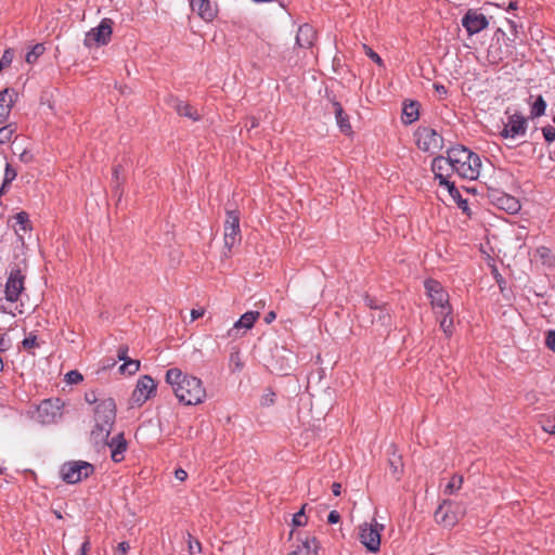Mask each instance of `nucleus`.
<instances>
[{"label": "nucleus", "instance_id": "obj_1", "mask_svg": "<svg viewBox=\"0 0 555 555\" xmlns=\"http://www.w3.org/2000/svg\"><path fill=\"white\" fill-rule=\"evenodd\" d=\"M87 403L94 405V427L90 433V440L96 448H109L111 451H125L127 441L122 433L108 438L116 418L115 400L99 390H89L85 393Z\"/></svg>", "mask_w": 555, "mask_h": 555}, {"label": "nucleus", "instance_id": "obj_2", "mask_svg": "<svg viewBox=\"0 0 555 555\" xmlns=\"http://www.w3.org/2000/svg\"><path fill=\"white\" fill-rule=\"evenodd\" d=\"M166 383L171 387L179 402L185 405H196L206 399V389L203 382L178 367H171L166 372Z\"/></svg>", "mask_w": 555, "mask_h": 555}, {"label": "nucleus", "instance_id": "obj_3", "mask_svg": "<svg viewBox=\"0 0 555 555\" xmlns=\"http://www.w3.org/2000/svg\"><path fill=\"white\" fill-rule=\"evenodd\" d=\"M454 173L462 179L476 180L481 168L480 157L463 145L449 149Z\"/></svg>", "mask_w": 555, "mask_h": 555}, {"label": "nucleus", "instance_id": "obj_4", "mask_svg": "<svg viewBox=\"0 0 555 555\" xmlns=\"http://www.w3.org/2000/svg\"><path fill=\"white\" fill-rule=\"evenodd\" d=\"M424 287L435 314L452 312L449 294L440 282L429 279L424 282Z\"/></svg>", "mask_w": 555, "mask_h": 555}, {"label": "nucleus", "instance_id": "obj_5", "mask_svg": "<svg viewBox=\"0 0 555 555\" xmlns=\"http://www.w3.org/2000/svg\"><path fill=\"white\" fill-rule=\"evenodd\" d=\"M242 238L240 229V214L236 210H227L223 227V256L230 258L232 248L240 244Z\"/></svg>", "mask_w": 555, "mask_h": 555}, {"label": "nucleus", "instance_id": "obj_6", "mask_svg": "<svg viewBox=\"0 0 555 555\" xmlns=\"http://www.w3.org/2000/svg\"><path fill=\"white\" fill-rule=\"evenodd\" d=\"M93 473L94 466L86 461H68L60 468L62 480L68 485L78 483Z\"/></svg>", "mask_w": 555, "mask_h": 555}, {"label": "nucleus", "instance_id": "obj_7", "mask_svg": "<svg viewBox=\"0 0 555 555\" xmlns=\"http://www.w3.org/2000/svg\"><path fill=\"white\" fill-rule=\"evenodd\" d=\"M431 170L435 177L439 179V184L446 186L450 195L459 196V190L453 182L449 181L451 175L454 173L449 150L447 151V156H437L434 158Z\"/></svg>", "mask_w": 555, "mask_h": 555}, {"label": "nucleus", "instance_id": "obj_8", "mask_svg": "<svg viewBox=\"0 0 555 555\" xmlns=\"http://www.w3.org/2000/svg\"><path fill=\"white\" fill-rule=\"evenodd\" d=\"M384 525L378 524L375 519L372 522H364L359 527V540L371 553H377L380 548V532Z\"/></svg>", "mask_w": 555, "mask_h": 555}, {"label": "nucleus", "instance_id": "obj_9", "mask_svg": "<svg viewBox=\"0 0 555 555\" xmlns=\"http://www.w3.org/2000/svg\"><path fill=\"white\" fill-rule=\"evenodd\" d=\"M415 142L420 150L431 154L442 149V137L434 129L428 127L418 128L415 132Z\"/></svg>", "mask_w": 555, "mask_h": 555}, {"label": "nucleus", "instance_id": "obj_10", "mask_svg": "<svg viewBox=\"0 0 555 555\" xmlns=\"http://www.w3.org/2000/svg\"><path fill=\"white\" fill-rule=\"evenodd\" d=\"M63 402L60 399L43 400L37 408V418L43 425L56 423L63 415Z\"/></svg>", "mask_w": 555, "mask_h": 555}, {"label": "nucleus", "instance_id": "obj_11", "mask_svg": "<svg viewBox=\"0 0 555 555\" xmlns=\"http://www.w3.org/2000/svg\"><path fill=\"white\" fill-rule=\"evenodd\" d=\"M112 21L104 18L99 26L86 34L83 43L88 48L100 47L108 43L112 36Z\"/></svg>", "mask_w": 555, "mask_h": 555}, {"label": "nucleus", "instance_id": "obj_12", "mask_svg": "<svg viewBox=\"0 0 555 555\" xmlns=\"http://www.w3.org/2000/svg\"><path fill=\"white\" fill-rule=\"evenodd\" d=\"M156 391L154 379L144 375L138 379L137 386L132 392L131 400L137 405L145 403Z\"/></svg>", "mask_w": 555, "mask_h": 555}, {"label": "nucleus", "instance_id": "obj_13", "mask_svg": "<svg viewBox=\"0 0 555 555\" xmlns=\"http://www.w3.org/2000/svg\"><path fill=\"white\" fill-rule=\"evenodd\" d=\"M25 276L20 269H12L5 283V299L14 302L24 291Z\"/></svg>", "mask_w": 555, "mask_h": 555}, {"label": "nucleus", "instance_id": "obj_14", "mask_svg": "<svg viewBox=\"0 0 555 555\" xmlns=\"http://www.w3.org/2000/svg\"><path fill=\"white\" fill-rule=\"evenodd\" d=\"M260 312L247 311L245 312L228 331L227 335L230 338L236 339L243 336L247 331L253 328L256 321L259 319Z\"/></svg>", "mask_w": 555, "mask_h": 555}, {"label": "nucleus", "instance_id": "obj_15", "mask_svg": "<svg viewBox=\"0 0 555 555\" xmlns=\"http://www.w3.org/2000/svg\"><path fill=\"white\" fill-rule=\"evenodd\" d=\"M488 20L478 10L469 9L462 18V25L469 35H475L488 27Z\"/></svg>", "mask_w": 555, "mask_h": 555}, {"label": "nucleus", "instance_id": "obj_16", "mask_svg": "<svg viewBox=\"0 0 555 555\" xmlns=\"http://www.w3.org/2000/svg\"><path fill=\"white\" fill-rule=\"evenodd\" d=\"M526 130L527 120L521 115L515 113L508 116L501 135L505 139H516L517 137L525 135Z\"/></svg>", "mask_w": 555, "mask_h": 555}, {"label": "nucleus", "instance_id": "obj_17", "mask_svg": "<svg viewBox=\"0 0 555 555\" xmlns=\"http://www.w3.org/2000/svg\"><path fill=\"white\" fill-rule=\"evenodd\" d=\"M190 5L192 11L205 22H212L219 12L217 2L210 0H191Z\"/></svg>", "mask_w": 555, "mask_h": 555}, {"label": "nucleus", "instance_id": "obj_18", "mask_svg": "<svg viewBox=\"0 0 555 555\" xmlns=\"http://www.w3.org/2000/svg\"><path fill=\"white\" fill-rule=\"evenodd\" d=\"M317 41V31L309 24L299 26L296 34V47L298 49H310Z\"/></svg>", "mask_w": 555, "mask_h": 555}, {"label": "nucleus", "instance_id": "obj_19", "mask_svg": "<svg viewBox=\"0 0 555 555\" xmlns=\"http://www.w3.org/2000/svg\"><path fill=\"white\" fill-rule=\"evenodd\" d=\"M435 520L444 527H453L457 522V516L451 511V503L444 501L435 512Z\"/></svg>", "mask_w": 555, "mask_h": 555}, {"label": "nucleus", "instance_id": "obj_20", "mask_svg": "<svg viewBox=\"0 0 555 555\" xmlns=\"http://www.w3.org/2000/svg\"><path fill=\"white\" fill-rule=\"evenodd\" d=\"M17 93L13 89L5 88L0 92V124H2L13 107Z\"/></svg>", "mask_w": 555, "mask_h": 555}, {"label": "nucleus", "instance_id": "obj_21", "mask_svg": "<svg viewBox=\"0 0 555 555\" xmlns=\"http://www.w3.org/2000/svg\"><path fill=\"white\" fill-rule=\"evenodd\" d=\"M173 107L180 116L188 117L193 121H197L201 119V115L198 114V112L186 102L177 100Z\"/></svg>", "mask_w": 555, "mask_h": 555}, {"label": "nucleus", "instance_id": "obj_22", "mask_svg": "<svg viewBox=\"0 0 555 555\" xmlns=\"http://www.w3.org/2000/svg\"><path fill=\"white\" fill-rule=\"evenodd\" d=\"M436 320L447 338H450L454 331L453 311L451 313H437Z\"/></svg>", "mask_w": 555, "mask_h": 555}, {"label": "nucleus", "instance_id": "obj_23", "mask_svg": "<svg viewBox=\"0 0 555 555\" xmlns=\"http://www.w3.org/2000/svg\"><path fill=\"white\" fill-rule=\"evenodd\" d=\"M418 108L420 105L417 102L404 103L402 109V121L404 124H412L417 120L420 116Z\"/></svg>", "mask_w": 555, "mask_h": 555}, {"label": "nucleus", "instance_id": "obj_24", "mask_svg": "<svg viewBox=\"0 0 555 555\" xmlns=\"http://www.w3.org/2000/svg\"><path fill=\"white\" fill-rule=\"evenodd\" d=\"M15 220V232L21 237L23 236L21 232L26 233L31 230V223L29 220V216L25 211H20L14 216Z\"/></svg>", "mask_w": 555, "mask_h": 555}, {"label": "nucleus", "instance_id": "obj_25", "mask_svg": "<svg viewBox=\"0 0 555 555\" xmlns=\"http://www.w3.org/2000/svg\"><path fill=\"white\" fill-rule=\"evenodd\" d=\"M534 257L543 266L555 267V256L551 248L546 246H540L534 251Z\"/></svg>", "mask_w": 555, "mask_h": 555}, {"label": "nucleus", "instance_id": "obj_26", "mask_svg": "<svg viewBox=\"0 0 555 555\" xmlns=\"http://www.w3.org/2000/svg\"><path fill=\"white\" fill-rule=\"evenodd\" d=\"M334 106H335V116H336V120H337V124L340 128V130L348 134L351 132V125L349 122V118H348V115L344 112L341 105L339 103H334Z\"/></svg>", "mask_w": 555, "mask_h": 555}, {"label": "nucleus", "instance_id": "obj_27", "mask_svg": "<svg viewBox=\"0 0 555 555\" xmlns=\"http://www.w3.org/2000/svg\"><path fill=\"white\" fill-rule=\"evenodd\" d=\"M388 464L391 474L396 480H399L404 467L401 453H391V457L388 459Z\"/></svg>", "mask_w": 555, "mask_h": 555}, {"label": "nucleus", "instance_id": "obj_28", "mask_svg": "<svg viewBox=\"0 0 555 555\" xmlns=\"http://www.w3.org/2000/svg\"><path fill=\"white\" fill-rule=\"evenodd\" d=\"M499 201L500 207L509 214H515L520 209L519 202L513 196L505 195Z\"/></svg>", "mask_w": 555, "mask_h": 555}, {"label": "nucleus", "instance_id": "obj_29", "mask_svg": "<svg viewBox=\"0 0 555 555\" xmlns=\"http://www.w3.org/2000/svg\"><path fill=\"white\" fill-rule=\"evenodd\" d=\"M229 367L232 372H240L244 367V361L237 348H233L230 353Z\"/></svg>", "mask_w": 555, "mask_h": 555}, {"label": "nucleus", "instance_id": "obj_30", "mask_svg": "<svg viewBox=\"0 0 555 555\" xmlns=\"http://www.w3.org/2000/svg\"><path fill=\"white\" fill-rule=\"evenodd\" d=\"M140 370V361L139 360H126L120 367L119 371L122 374L133 375Z\"/></svg>", "mask_w": 555, "mask_h": 555}, {"label": "nucleus", "instance_id": "obj_31", "mask_svg": "<svg viewBox=\"0 0 555 555\" xmlns=\"http://www.w3.org/2000/svg\"><path fill=\"white\" fill-rule=\"evenodd\" d=\"M15 130L16 128L12 124L0 128V144L9 143L12 140Z\"/></svg>", "mask_w": 555, "mask_h": 555}, {"label": "nucleus", "instance_id": "obj_32", "mask_svg": "<svg viewBox=\"0 0 555 555\" xmlns=\"http://www.w3.org/2000/svg\"><path fill=\"white\" fill-rule=\"evenodd\" d=\"M44 52V47L41 43H38L31 48V50L26 54V62L28 64L35 63L40 55Z\"/></svg>", "mask_w": 555, "mask_h": 555}, {"label": "nucleus", "instance_id": "obj_33", "mask_svg": "<svg viewBox=\"0 0 555 555\" xmlns=\"http://www.w3.org/2000/svg\"><path fill=\"white\" fill-rule=\"evenodd\" d=\"M463 483V477L460 475H453L448 485L446 486L444 493L452 494L455 490H459Z\"/></svg>", "mask_w": 555, "mask_h": 555}, {"label": "nucleus", "instance_id": "obj_34", "mask_svg": "<svg viewBox=\"0 0 555 555\" xmlns=\"http://www.w3.org/2000/svg\"><path fill=\"white\" fill-rule=\"evenodd\" d=\"M545 108H546V103H545L544 99L540 95L537 98V100L532 104L531 115L534 117L542 116L545 113Z\"/></svg>", "mask_w": 555, "mask_h": 555}, {"label": "nucleus", "instance_id": "obj_35", "mask_svg": "<svg viewBox=\"0 0 555 555\" xmlns=\"http://www.w3.org/2000/svg\"><path fill=\"white\" fill-rule=\"evenodd\" d=\"M188 546L190 555H201L202 544L191 533H188Z\"/></svg>", "mask_w": 555, "mask_h": 555}, {"label": "nucleus", "instance_id": "obj_36", "mask_svg": "<svg viewBox=\"0 0 555 555\" xmlns=\"http://www.w3.org/2000/svg\"><path fill=\"white\" fill-rule=\"evenodd\" d=\"M306 506H307V504H304L301 506V508L299 509V512H297L293 516V526L294 527H302V526L307 525L308 518H307V516L305 514Z\"/></svg>", "mask_w": 555, "mask_h": 555}, {"label": "nucleus", "instance_id": "obj_37", "mask_svg": "<svg viewBox=\"0 0 555 555\" xmlns=\"http://www.w3.org/2000/svg\"><path fill=\"white\" fill-rule=\"evenodd\" d=\"M16 176L17 171L10 164H7L2 190H4L7 185L10 184L16 178Z\"/></svg>", "mask_w": 555, "mask_h": 555}, {"label": "nucleus", "instance_id": "obj_38", "mask_svg": "<svg viewBox=\"0 0 555 555\" xmlns=\"http://www.w3.org/2000/svg\"><path fill=\"white\" fill-rule=\"evenodd\" d=\"M14 59V51L12 49H7L2 57L0 59V68H4L11 65L12 61Z\"/></svg>", "mask_w": 555, "mask_h": 555}, {"label": "nucleus", "instance_id": "obj_39", "mask_svg": "<svg viewBox=\"0 0 555 555\" xmlns=\"http://www.w3.org/2000/svg\"><path fill=\"white\" fill-rule=\"evenodd\" d=\"M22 345L24 349L31 351L33 349L39 347V344L37 343V336L34 334H30L26 338L23 339Z\"/></svg>", "mask_w": 555, "mask_h": 555}, {"label": "nucleus", "instance_id": "obj_40", "mask_svg": "<svg viewBox=\"0 0 555 555\" xmlns=\"http://www.w3.org/2000/svg\"><path fill=\"white\" fill-rule=\"evenodd\" d=\"M542 429L545 433L554 434L555 435V417H544L541 421Z\"/></svg>", "mask_w": 555, "mask_h": 555}, {"label": "nucleus", "instance_id": "obj_41", "mask_svg": "<svg viewBox=\"0 0 555 555\" xmlns=\"http://www.w3.org/2000/svg\"><path fill=\"white\" fill-rule=\"evenodd\" d=\"M82 375L74 370V371H69L68 373H66L65 375V380L68 383V384H78L82 380Z\"/></svg>", "mask_w": 555, "mask_h": 555}, {"label": "nucleus", "instance_id": "obj_42", "mask_svg": "<svg viewBox=\"0 0 555 555\" xmlns=\"http://www.w3.org/2000/svg\"><path fill=\"white\" fill-rule=\"evenodd\" d=\"M364 50H365V54L373 61L375 62L377 65L382 66L383 65V60L380 59V56L374 52L370 47L367 46H363Z\"/></svg>", "mask_w": 555, "mask_h": 555}, {"label": "nucleus", "instance_id": "obj_43", "mask_svg": "<svg viewBox=\"0 0 555 555\" xmlns=\"http://www.w3.org/2000/svg\"><path fill=\"white\" fill-rule=\"evenodd\" d=\"M454 202L457 204V206L463 210V211H467L468 210V203L466 199H463L462 196H461V193L459 192V196L456 195H450Z\"/></svg>", "mask_w": 555, "mask_h": 555}, {"label": "nucleus", "instance_id": "obj_44", "mask_svg": "<svg viewBox=\"0 0 555 555\" xmlns=\"http://www.w3.org/2000/svg\"><path fill=\"white\" fill-rule=\"evenodd\" d=\"M545 344L548 349L555 352V331H550L547 333Z\"/></svg>", "mask_w": 555, "mask_h": 555}, {"label": "nucleus", "instance_id": "obj_45", "mask_svg": "<svg viewBox=\"0 0 555 555\" xmlns=\"http://www.w3.org/2000/svg\"><path fill=\"white\" fill-rule=\"evenodd\" d=\"M117 358L119 361L126 362V360H130L128 357V347L127 346H120L117 351Z\"/></svg>", "mask_w": 555, "mask_h": 555}, {"label": "nucleus", "instance_id": "obj_46", "mask_svg": "<svg viewBox=\"0 0 555 555\" xmlns=\"http://www.w3.org/2000/svg\"><path fill=\"white\" fill-rule=\"evenodd\" d=\"M543 135L547 142H553L555 140V129L554 128H544Z\"/></svg>", "mask_w": 555, "mask_h": 555}, {"label": "nucleus", "instance_id": "obj_47", "mask_svg": "<svg viewBox=\"0 0 555 555\" xmlns=\"http://www.w3.org/2000/svg\"><path fill=\"white\" fill-rule=\"evenodd\" d=\"M340 520V515L337 511H331L327 516V522L331 525L337 524Z\"/></svg>", "mask_w": 555, "mask_h": 555}, {"label": "nucleus", "instance_id": "obj_48", "mask_svg": "<svg viewBox=\"0 0 555 555\" xmlns=\"http://www.w3.org/2000/svg\"><path fill=\"white\" fill-rule=\"evenodd\" d=\"M310 543H312V544L314 545V554H318V550H319V547H320V543H319L318 539H317L315 537H313V538L311 539V541H308V540H307V541L304 543V547H305V548H307V550H309V548H310Z\"/></svg>", "mask_w": 555, "mask_h": 555}, {"label": "nucleus", "instance_id": "obj_49", "mask_svg": "<svg viewBox=\"0 0 555 555\" xmlns=\"http://www.w3.org/2000/svg\"><path fill=\"white\" fill-rule=\"evenodd\" d=\"M175 477L180 481H184L188 478V473L182 468H178L175 472Z\"/></svg>", "mask_w": 555, "mask_h": 555}, {"label": "nucleus", "instance_id": "obj_50", "mask_svg": "<svg viewBox=\"0 0 555 555\" xmlns=\"http://www.w3.org/2000/svg\"><path fill=\"white\" fill-rule=\"evenodd\" d=\"M130 548V545L128 542H120L117 546V552L120 554V555H125Z\"/></svg>", "mask_w": 555, "mask_h": 555}, {"label": "nucleus", "instance_id": "obj_51", "mask_svg": "<svg viewBox=\"0 0 555 555\" xmlns=\"http://www.w3.org/2000/svg\"><path fill=\"white\" fill-rule=\"evenodd\" d=\"M274 402V393L271 392L269 395H266L263 398H262V401H261V404L262 405H270Z\"/></svg>", "mask_w": 555, "mask_h": 555}, {"label": "nucleus", "instance_id": "obj_52", "mask_svg": "<svg viewBox=\"0 0 555 555\" xmlns=\"http://www.w3.org/2000/svg\"><path fill=\"white\" fill-rule=\"evenodd\" d=\"M204 309H193L191 311V318L192 321L197 320L198 318H202L204 315Z\"/></svg>", "mask_w": 555, "mask_h": 555}, {"label": "nucleus", "instance_id": "obj_53", "mask_svg": "<svg viewBox=\"0 0 555 555\" xmlns=\"http://www.w3.org/2000/svg\"><path fill=\"white\" fill-rule=\"evenodd\" d=\"M90 548V542L89 540L87 539L80 546V551H79V554L77 555H87V552L89 551Z\"/></svg>", "mask_w": 555, "mask_h": 555}, {"label": "nucleus", "instance_id": "obj_54", "mask_svg": "<svg viewBox=\"0 0 555 555\" xmlns=\"http://www.w3.org/2000/svg\"><path fill=\"white\" fill-rule=\"evenodd\" d=\"M113 462L120 463L125 460V453H111Z\"/></svg>", "mask_w": 555, "mask_h": 555}, {"label": "nucleus", "instance_id": "obj_55", "mask_svg": "<svg viewBox=\"0 0 555 555\" xmlns=\"http://www.w3.org/2000/svg\"><path fill=\"white\" fill-rule=\"evenodd\" d=\"M332 491H333V494H334L335 496L340 495V492H341V485H340V483H338V482H334V483L332 485Z\"/></svg>", "mask_w": 555, "mask_h": 555}, {"label": "nucleus", "instance_id": "obj_56", "mask_svg": "<svg viewBox=\"0 0 555 555\" xmlns=\"http://www.w3.org/2000/svg\"><path fill=\"white\" fill-rule=\"evenodd\" d=\"M275 318H276L275 312L274 311H270L264 317V321H266V323H271L273 320H275Z\"/></svg>", "mask_w": 555, "mask_h": 555}, {"label": "nucleus", "instance_id": "obj_57", "mask_svg": "<svg viewBox=\"0 0 555 555\" xmlns=\"http://www.w3.org/2000/svg\"><path fill=\"white\" fill-rule=\"evenodd\" d=\"M21 160L28 163L33 159V156L28 152H23L20 156Z\"/></svg>", "mask_w": 555, "mask_h": 555}, {"label": "nucleus", "instance_id": "obj_58", "mask_svg": "<svg viewBox=\"0 0 555 555\" xmlns=\"http://www.w3.org/2000/svg\"><path fill=\"white\" fill-rule=\"evenodd\" d=\"M366 305L371 308V309H377L378 306L375 304V301L371 298H367L366 299Z\"/></svg>", "mask_w": 555, "mask_h": 555}, {"label": "nucleus", "instance_id": "obj_59", "mask_svg": "<svg viewBox=\"0 0 555 555\" xmlns=\"http://www.w3.org/2000/svg\"><path fill=\"white\" fill-rule=\"evenodd\" d=\"M494 48H495V46H494V44H492V46L490 47L489 55L493 57V61H494V62H496V61L502 60V56H498V57H496V56H493V55H492V54H493V49H494Z\"/></svg>", "mask_w": 555, "mask_h": 555}, {"label": "nucleus", "instance_id": "obj_60", "mask_svg": "<svg viewBox=\"0 0 555 555\" xmlns=\"http://www.w3.org/2000/svg\"><path fill=\"white\" fill-rule=\"evenodd\" d=\"M7 349V346H5V338L4 336H0V350H5Z\"/></svg>", "mask_w": 555, "mask_h": 555}, {"label": "nucleus", "instance_id": "obj_61", "mask_svg": "<svg viewBox=\"0 0 555 555\" xmlns=\"http://www.w3.org/2000/svg\"><path fill=\"white\" fill-rule=\"evenodd\" d=\"M518 8L517 5V2L516 1H512L509 4H508V9L509 10H516Z\"/></svg>", "mask_w": 555, "mask_h": 555}, {"label": "nucleus", "instance_id": "obj_62", "mask_svg": "<svg viewBox=\"0 0 555 555\" xmlns=\"http://www.w3.org/2000/svg\"><path fill=\"white\" fill-rule=\"evenodd\" d=\"M4 462L0 460V475H3L5 473Z\"/></svg>", "mask_w": 555, "mask_h": 555}, {"label": "nucleus", "instance_id": "obj_63", "mask_svg": "<svg viewBox=\"0 0 555 555\" xmlns=\"http://www.w3.org/2000/svg\"><path fill=\"white\" fill-rule=\"evenodd\" d=\"M508 23H509L511 27H512L514 30H516V24H515L514 22H512V21H509Z\"/></svg>", "mask_w": 555, "mask_h": 555}, {"label": "nucleus", "instance_id": "obj_64", "mask_svg": "<svg viewBox=\"0 0 555 555\" xmlns=\"http://www.w3.org/2000/svg\"><path fill=\"white\" fill-rule=\"evenodd\" d=\"M257 126H258V122L255 119H253L251 127H257Z\"/></svg>", "mask_w": 555, "mask_h": 555}]
</instances>
